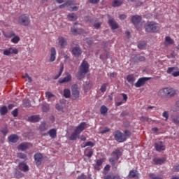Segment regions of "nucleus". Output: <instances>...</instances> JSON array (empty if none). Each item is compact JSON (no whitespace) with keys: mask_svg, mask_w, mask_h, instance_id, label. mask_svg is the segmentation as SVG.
I'll return each instance as SVG.
<instances>
[{"mask_svg":"<svg viewBox=\"0 0 179 179\" xmlns=\"http://www.w3.org/2000/svg\"><path fill=\"white\" fill-rule=\"evenodd\" d=\"M89 63L85 60H83L80 66V69L77 74L78 79H83V78H85V75L89 72Z\"/></svg>","mask_w":179,"mask_h":179,"instance_id":"nucleus-2","label":"nucleus"},{"mask_svg":"<svg viewBox=\"0 0 179 179\" xmlns=\"http://www.w3.org/2000/svg\"><path fill=\"white\" fill-rule=\"evenodd\" d=\"M18 167L19 170H21V171H24V173L29 171V166L24 164V162H20Z\"/></svg>","mask_w":179,"mask_h":179,"instance_id":"nucleus-20","label":"nucleus"},{"mask_svg":"<svg viewBox=\"0 0 179 179\" xmlns=\"http://www.w3.org/2000/svg\"><path fill=\"white\" fill-rule=\"evenodd\" d=\"M152 78L150 77H143L139 78L137 82L134 84L135 87H142V86L145 85V83L148 82V80H150Z\"/></svg>","mask_w":179,"mask_h":179,"instance_id":"nucleus-7","label":"nucleus"},{"mask_svg":"<svg viewBox=\"0 0 179 179\" xmlns=\"http://www.w3.org/2000/svg\"><path fill=\"white\" fill-rule=\"evenodd\" d=\"M100 90H101V93H106V91L107 90V84L106 83H103L101 86Z\"/></svg>","mask_w":179,"mask_h":179,"instance_id":"nucleus-43","label":"nucleus"},{"mask_svg":"<svg viewBox=\"0 0 179 179\" xmlns=\"http://www.w3.org/2000/svg\"><path fill=\"white\" fill-rule=\"evenodd\" d=\"M124 134L125 138H131V135H132L131 131H129V130H124Z\"/></svg>","mask_w":179,"mask_h":179,"instance_id":"nucleus-50","label":"nucleus"},{"mask_svg":"<svg viewBox=\"0 0 179 179\" xmlns=\"http://www.w3.org/2000/svg\"><path fill=\"white\" fill-rule=\"evenodd\" d=\"M127 80L130 83V85H134L136 78H135V76H134V74H130L127 76Z\"/></svg>","mask_w":179,"mask_h":179,"instance_id":"nucleus-25","label":"nucleus"},{"mask_svg":"<svg viewBox=\"0 0 179 179\" xmlns=\"http://www.w3.org/2000/svg\"><path fill=\"white\" fill-rule=\"evenodd\" d=\"M85 41L88 45H92L93 44V39L92 38H86Z\"/></svg>","mask_w":179,"mask_h":179,"instance_id":"nucleus-51","label":"nucleus"},{"mask_svg":"<svg viewBox=\"0 0 179 179\" xmlns=\"http://www.w3.org/2000/svg\"><path fill=\"white\" fill-rule=\"evenodd\" d=\"M113 155L116 156L115 159L116 160H118V159H120V157L122 156V152H121V150H120V149H116L113 152Z\"/></svg>","mask_w":179,"mask_h":179,"instance_id":"nucleus-26","label":"nucleus"},{"mask_svg":"<svg viewBox=\"0 0 179 179\" xmlns=\"http://www.w3.org/2000/svg\"><path fill=\"white\" fill-rule=\"evenodd\" d=\"M59 44L60 45L61 48H65L67 43H66V39L64 37H59Z\"/></svg>","mask_w":179,"mask_h":179,"instance_id":"nucleus-23","label":"nucleus"},{"mask_svg":"<svg viewBox=\"0 0 179 179\" xmlns=\"http://www.w3.org/2000/svg\"><path fill=\"white\" fill-rule=\"evenodd\" d=\"M104 179H121V177L118 175H107L104 176Z\"/></svg>","mask_w":179,"mask_h":179,"instance_id":"nucleus-34","label":"nucleus"},{"mask_svg":"<svg viewBox=\"0 0 179 179\" xmlns=\"http://www.w3.org/2000/svg\"><path fill=\"white\" fill-rule=\"evenodd\" d=\"M114 138L117 142H119L120 143H122V142H125L127 141V137H125V135L121 131L117 130L113 133Z\"/></svg>","mask_w":179,"mask_h":179,"instance_id":"nucleus-6","label":"nucleus"},{"mask_svg":"<svg viewBox=\"0 0 179 179\" xmlns=\"http://www.w3.org/2000/svg\"><path fill=\"white\" fill-rule=\"evenodd\" d=\"M162 117L165 118V121H167V120H169V111H164L162 113Z\"/></svg>","mask_w":179,"mask_h":179,"instance_id":"nucleus-53","label":"nucleus"},{"mask_svg":"<svg viewBox=\"0 0 179 179\" xmlns=\"http://www.w3.org/2000/svg\"><path fill=\"white\" fill-rule=\"evenodd\" d=\"M10 54H18L19 50L16 48H10Z\"/></svg>","mask_w":179,"mask_h":179,"instance_id":"nucleus-48","label":"nucleus"},{"mask_svg":"<svg viewBox=\"0 0 179 179\" xmlns=\"http://www.w3.org/2000/svg\"><path fill=\"white\" fill-rule=\"evenodd\" d=\"M78 6H74V7H70V8H69V10L70 12L76 11V10H78Z\"/></svg>","mask_w":179,"mask_h":179,"instance_id":"nucleus-59","label":"nucleus"},{"mask_svg":"<svg viewBox=\"0 0 179 179\" xmlns=\"http://www.w3.org/2000/svg\"><path fill=\"white\" fill-rule=\"evenodd\" d=\"M108 24L111 27L112 30H117V29L120 27L115 20L110 15H108Z\"/></svg>","mask_w":179,"mask_h":179,"instance_id":"nucleus-11","label":"nucleus"},{"mask_svg":"<svg viewBox=\"0 0 179 179\" xmlns=\"http://www.w3.org/2000/svg\"><path fill=\"white\" fill-rule=\"evenodd\" d=\"M145 47H146V42H145V41L140 42L138 44V48H139V50H143V48H145Z\"/></svg>","mask_w":179,"mask_h":179,"instance_id":"nucleus-40","label":"nucleus"},{"mask_svg":"<svg viewBox=\"0 0 179 179\" xmlns=\"http://www.w3.org/2000/svg\"><path fill=\"white\" fill-rule=\"evenodd\" d=\"M40 120H41V117H40V115H31L28 117L29 122H38Z\"/></svg>","mask_w":179,"mask_h":179,"instance_id":"nucleus-19","label":"nucleus"},{"mask_svg":"<svg viewBox=\"0 0 179 179\" xmlns=\"http://www.w3.org/2000/svg\"><path fill=\"white\" fill-rule=\"evenodd\" d=\"M175 71H178V67H169L166 70V73L173 76V73H174Z\"/></svg>","mask_w":179,"mask_h":179,"instance_id":"nucleus-30","label":"nucleus"},{"mask_svg":"<svg viewBox=\"0 0 179 179\" xmlns=\"http://www.w3.org/2000/svg\"><path fill=\"white\" fill-rule=\"evenodd\" d=\"M50 62H54V61L56 59V55H57V50H55V48H52L50 50Z\"/></svg>","mask_w":179,"mask_h":179,"instance_id":"nucleus-21","label":"nucleus"},{"mask_svg":"<svg viewBox=\"0 0 179 179\" xmlns=\"http://www.w3.org/2000/svg\"><path fill=\"white\" fill-rule=\"evenodd\" d=\"M172 76H173L174 78H177L179 76V71H175V72L173 73Z\"/></svg>","mask_w":179,"mask_h":179,"instance_id":"nucleus-61","label":"nucleus"},{"mask_svg":"<svg viewBox=\"0 0 179 179\" xmlns=\"http://www.w3.org/2000/svg\"><path fill=\"white\" fill-rule=\"evenodd\" d=\"M31 148H33V144L27 142H24L18 145L17 149L19 150H22L23 152H24V150H27V149H30Z\"/></svg>","mask_w":179,"mask_h":179,"instance_id":"nucleus-10","label":"nucleus"},{"mask_svg":"<svg viewBox=\"0 0 179 179\" xmlns=\"http://www.w3.org/2000/svg\"><path fill=\"white\" fill-rule=\"evenodd\" d=\"M3 55H6L7 57H9L10 55V49L5 50L3 52Z\"/></svg>","mask_w":179,"mask_h":179,"instance_id":"nucleus-56","label":"nucleus"},{"mask_svg":"<svg viewBox=\"0 0 179 179\" xmlns=\"http://www.w3.org/2000/svg\"><path fill=\"white\" fill-rule=\"evenodd\" d=\"M62 72H64V65H62V66H61L58 74L56 75V76L54 77V79H55V80L58 79V78L61 76V75H62Z\"/></svg>","mask_w":179,"mask_h":179,"instance_id":"nucleus-39","label":"nucleus"},{"mask_svg":"<svg viewBox=\"0 0 179 179\" xmlns=\"http://www.w3.org/2000/svg\"><path fill=\"white\" fill-rule=\"evenodd\" d=\"M41 109L44 113H48V111H50V106L47 103H43Z\"/></svg>","mask_w":179,"mask_h":179,"instance_id":"nucleus-28","label":"nucleus"},{"mask_svg":"<svg viewBox=\"0 0 179 179\" xmlns=\"http://www.w3.org/2000/svg\"><path fill=\"white\" fill-rule=\"evenodd\" d=\"M9 37H13L11 42L14 44H17L19 41H20V38L18 36H16L15 33L11 32Z\"/></svg>","mask_w":179,"mask_h":179,"instance_id":"nucleus-15","label":"nucleus"},{"mask_svg":"<svg viewBox=\"0 0 179 179\" xmlns=\"http://www.w3.org/2000/svg\"><path fill=\"white\" fill-rule=\"evenodd\" d=\"M154 146L157 152H163L166 150V145L163 141L155 143Z\"/></svg>","mask_w":179,"mask_h":179,"instance_id":"nucleus-12","label":"nucleus"},{"mask_svg":"<svg viewBox=\"0 0 179 179\" xmlns=\"http://www.w3.org/2000/svg\"><path fill=\"white\" fill-rule=\"evenodd\" d=\"M92 82L90 81H86L84 85H83V90L85 92H89V90H90L92 89Z\"/></svg>","mask_w":179,"mask_h":179,"instance_id":"nucleus-22","label":"nucleus"},{"mask_svg":"<svg viewBox=\"0 0 179 179\" xmlns=\"http://www.w3.org/2000/svg\"><path fill=\"white\" fill-rule=\"evenodd\" d=\"M94 29H100L101 27V24L100 22H96L94 24Z\"/></svg>","mask_w":179,"mask_h":179,"instance_id":"nucleus-57","label":"nucleus"},{"mask_svg":"<svg viewBox=\"0 0 179 179\" xmlns=\"http://www.w3.org/2000/svg\"><path fill=\"white\" fill-rule=\"evenodd\" d=\"M34 158L36 166H41V163H43V159H44V156L43 155V154L40 152L36 153L34 155Z\"/></svg>","mask_w":179,"mask_h":179,"instance_id":"nucleus-8","label":"nucleus"},{"mask_svg":"<svg viewBox=\"0 0 179 179\" xmlns=\"http://www.w3.org/2000/svg\"><path fill=\"white\" fill-rule=\"evenodd\" d=\"M79 135H80L79 133L76 132L75 130L73 133L71 134L69 139L70 141H76L78 138H79Z\"/></svg>","mask_w":179,"mask_h":179,"instance_id":"nucleus-27","label":"nucleus"},{"mask_svg":"<svg viewBox=\"0 0 179 179\" xmlns=\"http://www.w3.org/2000/svg\"><path fill=\"white\" fill-rule=\"evenodd\" d=\"M48 134H49L50 138H57V129H52L48 131Z\"/></svg>","mask_w":179,"mask_h":179,"instance_id":"nucleus-32","label":"nucleus"},{"mask_svg":"<svg viewBox=\"0 0 179 179\" xmlns=\"http://www.w3.org/2000/svg\"><path fill=\"white\" fill-rule=\"evenodd\" d=\"M45 96L47 97V99H51V97H54V94L50 92H45Z\"/></svg>","mask_w":179,"mask_h":179,"instance_id":"nucleus-55","label":"nucleus"},{"mask_svg":"<svg viewBox=\"0 0 179 179\" xmlns=\"http://www.w3.org/2000/svg\"><path fill=\"white\" fill-rule=\"evenodd\" d=\"M77 179H86V175L83 173L80 176H78Z\"/></svg>","mask_w":179,"mask_h":179,"instance_id":"nucleus-63","label":"nucleus"},{"mask_svg":"<svg viewBox=\"0 0 179 179\" xmlns=\"http://www.w3.org/2000/svg\"><path fill=\"white\" fill-rule=\"evenodd\" d=\"M149 120L150 119H149V117H148L141 116L140 117V120H141L143 122H145V121H146L147 122H149Z\"/></svg>","mask_w":179,"mask_h":179,"instance_id":"nucleus-54","label":"nucleus"},{"mask_svg":"<svg viewBox=\"0 0 179 179\" xmlns=\"http://www.w3.org/2000/svg\"><path fill=\"white\" fill-rule=\"evenodd\" d=\"M135 59H137L139 62H141L142 61H145V57L141 56L139 55H136L135 57Z\"/></svg>","mask_w":179,"mask_h":179,"instance_id":"nucleus-46","label":"nucleus"},{"mask_svg":"<svg viewBox=\"0 0 179 179\" xmlns=\"http://www.w3.org/2000/svg\"><path fill=\"white\" fill-rule=\"evenodd\" d=\"M86 156L87 157H89V159H90V157L93 156V150H90L88 153L86 155Z\"/></svg>","mask_w":179,"mask_h":179,"instance_id":"nucleus-62","label":"nucleus"},{"mask_svg":"<svg viewBox=\"0 0 179 179\" xmlns=\"http://www.w3.org/2000/svg\"><path fill=\"white\" fill-rule=\"evenodd\" d=\"M72 54L74 57H80L82 55V50L79 47H75L72 50Z\"/></svg>","mask_w":179,"mask_h":179,"instance_id":"nucleus-18","label":"nucleus"},{"mask_svg":"<svg viewBox=\"0 0 179 179\" xmlns=\"http://www.w3.org/2000/svg\"><path fill=\"white\" fill-rule=\"evenodd\" d=\"M145 31L148 33H157V31L160 30V26L153 21L147 22L145 25Z\"/></svg>","mask_w":179,"mask_h":179,"instance_id":"nucleus-3","label":"nucleus"},{"mask_svg":"<svg viewBox=\"0 0 179 179\" xmlns=\"http://www.w3.org/2000/svg\"><path fill=\"white\" fill-rule=\"evenodd\" d=\"M123 1L124 0H114L113 3V6H114L115 8L117 6H121V5H122Z\"/></svg>","mask_w":179,"mask_h":179,"instance_id":"nucleus-37","label":"nucleus"},{"mask_svg":"<svg viewBox=\"0 0 179 179\" xmlns=\"http://www.w3.org/2000/svg\"><path fill=\"white\" fill-rule=\"evenodd\" d=\"M30 22V16L28 14H22L18 17V23L21 26H29Z\"/></svg>","mask_w":179,"mask_h":179,"instance_id":"nucleus-4","label":"nucleus"},{"mask_svg":"<svg viewBox=\"0 0 179 179\" xmlns=\"http://www.w3.org/2000/svg\"><path fill=\"white\" fill-rule=\"evenodd\" d=\"M109 162L111 163L112 166H115V159L114 157L109 158Z\"/></svg>","mask_w":179,"mask_h":179,"instance_id":"nucleus-60","label":"nucleus"},{"mask_svg":"<svg viewBox=\"0 0 179 179\" xmlns=\"http://www.w3.org/2000/svg\"><path fill=\"white\" fill-rule=\"evenodd\" d=\"M138 176H139V173H138V171L134 169L131 170L128 174L129 178H135V177H138Z\"/></svg>","mask_w":179,"mask_h":179,"instance_id":"nucleus-24","label":"nucleus"},{"mask_svg":"<svg viewBox=\"0 0 179 179\" xmlns=\"http://www.w3.org/2000/svg\"><path fill=\"white\" fill-rule=\"evenodd\" d=\"M103 162L104 159H99L96 160V163L94 165L95 170H98V171L101 170V166L103 165Z\"/></svg>","mask_w":179,"mask_h":179,"instance_id":"nucleus-17","label":"nucleus"},{"mask_svg":"<svg viewBox=\"0 0 179 179\" xmlns=\"http://www.w3.org/2000/svg\"><path fill=\"white\" fill-rule=\"evenodd\" d=\"M67 19L69 20H71V22H75L76 19H78V17L75 15V13H71L67 15Z\"/></svg>","mask_w":179,"mask_h":179,"instance_id":"nucleus-35","label":"nucleus"},{"mask_svg":"<svg viewBox=\"0 0 179 179\" xmlns=\"http://www.w3.org/2000/svg\"><path fill=\"white\" fill-rule=\"evenodd\" d=\"M71 91L73 100H77V99H78L79 96L80 95V92L78 90V85L75 84L72 85Z\"/></svg>","mask_w":179,"mask_h":179,"instance_id":"nucleus-9","label":"nucleus"},{"mask_svg":"<svg viewBox=\"0 0 179 179\" xmlns=\"http://www.w3.org/2000/svg\"><path fill=\"white\" fill-rule=\"evenodd\" d=\"M108 112V108H107V106L104 105L101 106L100 113L102 114V115H106V114H107Z\"/></svg>","mask_w":179,"mask_h":179,"instance_id":"nucleus-31","label":"nucleus"},{"mask_svg":"<svg viewBox=\"0 0 179 179\" xmlns=\"http://www.w3.org/2000/svg\"><path fill=\"white\" fill-rule=\"evenodd\" d=\"M149 177L151 179H163V178L159 177V176H156L154 173H150Z\"/></svg>","mask_w":179,"mask_h":179,"instance_id":"nucleus-47","label":"nucleus"},{"mask_svg":"<svg viewBox=\"0 0 179 179\" xmlns=\"http://www.w3.org/2000/svg\"><path fill=\"white\" fill-rule=\"evenodd\" d=\"M71 33H73L74 34H79L80 33V29L75 28V27H73L71 28Z\"/></svg>","mask_w":179,"mask_h":179,"instance_id":"nucleus-42","label":"nucleus"},{"mask_svg":"<svg viewBox=\"0 0 179 179\" xmlns=\"http://www.w3.org/2000/svg\"><path fill=\"white\" fill-rule=\"evenodd\" d=\"M8 113V107L3 106L0 108V114L1 115H5Z\"/></svg>","mask_w":179,"mask_h":179,"instance_id":"nucleus-36","label":"nucleus"},{"mask_svg":"<svg viewBox=\"0 0 179 179\" xmlns=\"http://www.w3.org/2000/svg\"><path fill=\"white\" fill-rule=\"evenodd\" d=\"M72 80V76L69 73L63 78H60L59 80V83H68V82H71Z\"/></svg>","mask_w":179,"mask_h":179,"instance_id":"nucleus-14","label":"nucleus"},{"mask_svg":"<svg viewBox=\"0 0 179 179\" xmlns=\"http://www.w3.org/2000/svg\"><path fill=\"white\" fill-rule=\"evenodd\" d=\"M64 96L66 99H69L71 97V90L68 89L64 90Z\"/></svg>","mask_w":179,"mask_h":179,"instance_id":"nucleus-38","label":"nucleus"},{"mask_svg":"<svg viewBox=\"0 0 179 179\" xmlns=\"http://www.w3.org/2000/svg\"><path fill=\"white\" fill-rule=\"evenodd\" d=\"M17 157H19V159H26L27 155L24 153L20 152L17 154Z\"/></svg>","mask_w":179,"mask_h":179,"instance_id":"nucleus-52","label":"nucleus"},{"mask_svg":"<svg viewBox=\"0 0 179 179\" xmlns=\"http://www.w3.org/2000/svg\"><path fill=\"white\" fill-rule=\"evenodd\" d=\"M86 125H87L86 122H81L78 126L76 127V129H75L76 132H78V134H80L82 131H85V128H86Z\"/></svg>","mask_w":179,"mask_h":179,"instance_id":"nucleus-13","label":"nucleus"},{"mask_svg":"<svg viewBox=\"0 0 179 179\" xmlns=\"http://www.w3.org/2000/svg\"><path fill=\"white\" fill-rule=\"evenodd\" d=\"M23 106L25 107V108H30L31 107V103H30V100L29 99H24L22 101Z\"/></svg>","mask_w":179,"mask_h":179,"instance_id":"nucleus-33","label":"nucleus"},{"mask_svg":"<svg viewBox=\"0 0 179 179\" xmlns=\"http://www.w3.org/2000/svg\"><path fill=\"white\" fill-rule=\"evenodd\" d=\"M157 94L159 97H162V98L173 97L176 95V90L170 87L162 88L159 90Z\"/></svg>","mask_w":179,"mask_h":179,"instance_id":"nucleus-1","label":"nucleus"},{"mask_svg":"<svg viewBox=\"0 0 179 179\" xmlns=\"http://www.w3.org/2000/svg\"><path fill=\"white\" fill-rule=\"evenodd\" d=\"M131 22L133 24H134L135 27L137 30H141L142 29V17L140 15H133L131 17Z\"/></svg>","mask_w":179,"mask_h":179,"instance_id":"nucleus-5","label":"nucleus"},{"mask_svg":"<svg viewBox=\"0 0 179 179\" xmlns=\"http://www.w3.org/2000/svg\"><path fill=\"white\" fill-rule=\"evenodd\" d=\"M165 41H166V43H168V44H174V40H173L169 36H166L165 38Z\"/></svg>","mask_w":179,"mask_h":179,"instance_id":"nucleus-44","label":"nucleus"},{"mask_svg":"<svg viewBox=\"0 0 179 179\" xmlns=\"http://www.w3.org/2000/svg\"><path fill=\"white\" fill-rule=\"evenodd\" d=\"M110 166L109 164L106 165L103 169V174H107L110 171Z\"/></svg>","mask_w":179,"mask_h":179,"instance_id":"nucleus-49","label":"nucleus"},{"mask_svg":"<svg viewBox=\"0 0 179 179\" xmlns=\"http://www.w3.org/2000/svg\"><path fill=\"white\" fill-rule=\"evenodd\" d=\"M8 142H10L11 143H16L17 141H19V136L17 134H11L8 137Z\"/></svg>","mask_w":179,"mask_h":179,"instance_id":"nucleus-16","label":"nucleus"},{"mask_svg":"<svg viewBox=\"0 0 179 179\" xmlns=\"http://www.w3.org/2000/svg\"><path fill=\"white\" fill-rule=\"evenodd\" d=\"M153 162L155 164L162 165L166 162V159L162 158H155L153 159Z\"/></svg>","mask_w":179,"mask_h":179,"instance_id":"nucleus-29","label":"nucleus"},{"mask_svg":"<svg viewBox=\"0 0 179 179\" xmlns=\"http://www.w3.org/2000/svg\"><path fill=\"white\" fill-rule=\"evenodd\" d=\"M48 127L47 126V124L45 122H42L40 126L41 131H45L47 130Z\"/></svg>","mask_w":179,"mask_h":179,"instance_id":"nucleus-41","label":"nucleus"},{"mask_svg":"<svg viewBox=\"0 0 179 179\" xmlns=\"http://www.w3.org/2000/svg\"><path fill=\"white\" fill-rule=\"evenodd\" d=\"M87 146H90L91 148H93L94 146V144L92 141L86 142L84 145H83V148H87Z\"/></svg>","mask_w":179,"mask_h":179,"instance_id":"nucleus-45","label":"nucleus"},{"mask_svg":"<svg viewBox=\"0 0 179 179\" xmlns=\"http://www.w3.org/2000/svg\"><path fill=\"white\" fill-rule=\"evenodd\" d=\"M17 111H18L17 108H15L12 111V115H13V117H17V114H18Z\"/></svg>","mask_w":179,"mask_h":179,"instance_id":"nucleus-58","label":"nucleus"},{"mask_svg":"<svg viewBox=\"0 0 179 179\" xmlns=\"http://www.w3.org/2000/svg\"><path fill=\"white\" fill-rule=\"evenodd\" d=\"M174 171H178L179 172V165H175L173 167Z\"/></svg>","mask_w":179,"mask_h":179,"instance_id":"nucleus-64","label":"nucleus"}]
</instances>
